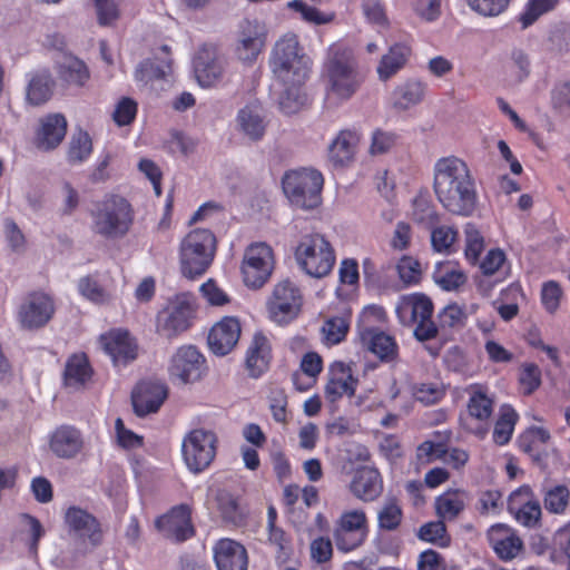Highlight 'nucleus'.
<instances>
[{
	"label": "nucleus",
	"instance_id": "1",
	"mask_svg": "<svg viewBox=\"0 0 570 570\" xmlns=\"http://www.w3.org/2000/svg\"><path fill=\"white\" fill-rule=\"evenodd\" d=\"M311 65L295 33H285L275 42L269 67L274 77L284 86L278 102L284 114H296L306 104L307 96L302 86L309 76Z\"/></svg>",
	"mask_w": 570,
	"mask_h": 570
},
{
	"label": "nucleus",
	"instance_id": "2",
	"mask_svg": "<svg viewBox=\"0 0 570 570\" xmlns=\"http://www.w3.org/2000/svg\"><path fill=\"white\" fill-rule=\"evenodd\" d=\"M433 188L438 200L449 213L469 217L475 212L476 184L463 159L456 156L440 158L434 165Z\"/></svg>",
	"mask_w": 570,
	"mask_h": 570
},
{
	"label": "nucleus",
	"instance_id": "3",
	"mask_svg": "<svg viewBox=\"0 0 570 570\" xmlns=\"http://www.w3.org/2000/svg\"><path fill=\"white\" fill-rule=\"evenodd\" d=\"M94 230L106 238L125 236L135 218L131 204L122 196L108 194L91 210Z\"/></svg>",
	"mask_w": 570,
	"mask_h": 570
},
{
	"label": "nucleus",
	"instance_id": "4",
	"mask_svg": "<svg viewBox=\"0 0 570 570\" xmlns=\"http://www.w3.org/2000/svg\"><path fill=\"white\" fill-rule=\"evenodd\" d=\"M63 524L73 541V556L86 557L105 542L106 529L100 520L77 505H70L63 513Z\"/></svg>",
	"mask_w": 570,
	"mask_h": 570
},
{
	"label": "nucleus",
	"instance_id": "5",
	"mask_svg": "<svg viewBox=\"0 0 570 570\" xmlns=\"http://www.w3.org/2000/svg\"><path fill=\"white\" fill-rule=\"evenodd\" d=\"M328 95L338 101L350 100L363 86L366 75L345 51L331 49L325 65Z\"/></svg>",
	"mask_w": 570,
	"mask_h": 570
},
{
	"label": "nucleus",
	"instance_id": "6",
	"mask_svg": "<svg viewBox=\"0 0 570 570\" xmlns=\"http://www.w3.org/2000/svg\"><path fill=\"white\" fill-rule=\"evenodd\" d=\"M323 174L312 167H301L285 171L282 187L292 206L314 209L322 203Z\"/></svg>",
	"mask_w": 570,
	"mask_h": 570
},
{
	"label": "nucleus",
	"instance_id": "7",
	"mask_svg": "<svg viewBox=\"0 0 570 570\" xmlns=\"http://www.w3.org/2000/svg\"><path fill=\"white\" fill-rule=\"evenodd\" d=\"M294 256L301 269L315 278L327 276L336 263L333 245L320 233L303 235L295 247Z\"/></svg>",
	"mask_w": 570,
	"mask_h": 570
},
{
	"label": "nucleus",
	"instance_id": "8",
	"mask_svg": "<svg viewBox=\"0 0 570 570\" xmlns=\"http://www.w3.org/2000/svg\"><path fill=\"white\" fill-rule=\"evenodd\" d=\"M385 311L381 306L371 305L364 307L358 321V335L362 345L376 356L382 363H393L399 358V344L394 336L372 325L382 322Z\"/></svg>",
	"mask_w": 570,
	"mask_h": 570
},
{
	"label": "nucleus",
	"instance_id": "9",
	"mask_svg": "<svg viewBox=\"0 0 570 570\" xmlns=\"http://www.w3.org/2000/svg\"><path fill=\"white\" fill-rule=\"evenodd\" d=\"M216 250V237L209 229L189 232L180 244V268L184 276L195 278L210 266Z\"/></svg>",
	"mask_w": 570,
	"mask_h": 570
},
{
	"label": "nucleus",
	"instance_id": "10",
	"mask_svg": "<svg viewBox=\"0 0 570 570\" xmlns=\"http://www.w3.org/2000/svg\"><path fill=\"white\" fill-rule=\"evenodd\" d=\"M433 303L422 293H413L400 297L396 315L404 326H415L413 334L420 342L430 341L438 335L436 324L432 321Z\"/></svg>",
	"mask_w": 570,
	"mask_h": 570
},
{
	"label": "nucleus",
	"instance_id": "11",
	"mask_svg": "<svg viewBox=\"0 0 570 570\" xmlns=\"http://www.w3.org/2000/svg\"><path fill=\"white\" fill-rule=\"evenodd\" d=\"M466 393V410L460 415V424L465 432L482 440L490 432L494 399L490 395L489 387L479 383L469 385Z\"/></svg>",
	"mask_w": 570,
	"mask_h": 570
},
{
	"label": "nucleus",
	"instance_id": "12",
	"mask_svg": "<svg viewBox=\"0 0 570 570\" xmlns=\"http://www.w3.org/2000/svg\"><path fill=\"white\" fill-rule=\"evenodd\" d=\"M370 533L368 519L364 510L344 511L335 521L333 539L340 552L348 553L362 547Z\"/></svg>",
	"mask_w": 570,
	"mask_h": 570
},
{
	"label": "nucleus",
	"instance_id": "13",
	"mask_svg": "<svg viewBox=\"0 0 570 570\" xmlns=\"http://www.w3.org/2000/svg\"><path fill=\"white\" fill-rule=\"evenodd\" d=\"M217 435L204 429L191 430L183 440V459L193 473L205 471L216 456Z\"/></svg>",
	"mask_w": 570,
	"mask_h": 570
},
{
	"label": "nucleus",
	"instance_id": "14",
	"mask_svg": "<svg viewBox=\"0 0 570 570\" xmlns=\"http://www.w3.org/2000/svg\"><path fill=\"white\" fill-rule=\"evenodd\" d=\"M274 265V252L269 245L250 244L245 250L240 267L245 285L254 289L263 287L271 278Z\"/></svg>",
	"mask_w": 570,
	"mask_h": 570
},
{
	"label": "nucleus",
	"instance_id": "15",
	"mask_svg": "<svg viewBox=\"0 0 570 570\" xmlns=\"http://www.w3.org/2000/svg\"><path fill=\"white\" fill-rule=\"evenodd\" d=\"M195 317V302L186 295H177L164 311L158 313L157 332L168 340L176 338L191 327Z\"/></svg>",
	"mask_w": 570,
	"mask_h": 570
},
{
	"label": "nucleus",
	"instance_id": "16",
	"mask_svg": "<svg viewBox=\"0 0 570 570\" xmlns=\"http://www.w3.org/2000/svg\"><path fill=\"white\" fill-rule=\"evenodd\" d=\"M302 306V292L288 279L282 281L274 286L266 303L269 318L279 325H286L297 318Z\"/></svg>",
	"mask_w": 570,
	"mask_h": 570
},
{
	"label": "nucleus",
	"instance_id": "17",
	"mask_svg": "<svg viewBox=\"0 0 570 570\" xmlns=\"http://www.w3.org/2000/svg\"><path fill=\"white\" fill-rule=\"evenodd\" d=\"M56 312L50 295L41 291L27 294L18 309V321L24 330H39L46 326Z\"/></svg>",
	"mask_w": 570,
	"mask_h": 570
},
{
	"label": "nucleus",
	"instance_id": "18",
	"mask_svg": "<svg viewBox=\"0 0 570 570\" xmlns=\"http://www.w3.org/2000/svg\"><path fill=\"white\" fill-rule=\"evenodd\" d=\"M266 43V30L257 20L244 19L237 31L234 52L244 65H253Z\"/></svg>",
	"mask_w": 570,
	"mask_h": 570
},
{
	"label": "nucleus",
	"instance_id": "19",
	"mask_svg": "<svg viewBox=\"0 0 570 570\" xmlns=\"http://www.w3.org/2000/svg\"><path fill=\"white\" fill-rule=\"evenodd\" d=\"M104 351L110 356L114 365H128L138 357L137 340L125 328H111L100 335Z\"/></svg>",
	"mask_w": 570,
	"mask_h": 570
},
{
	"label": "nucleus",
	"instance_id": "20",
	"mask_svg": "<svg viewBox=\"0 0 570 570\" xmlns=\"http://www.w3.org/2000/svg\"><path fill=\"white\" fill-rule=\"evenodd\" d=\"M198 83L204 88L218 85L224 75V60L213 45L202 46L193 60Z\"/></svg>",
	"mask_w": 570,
	"mask_h": 570
},
{
	"label": "nucleus",
	"instance_id": "21",
	"mask_svg": "<svg viewBox=\"0 0 570 570\" xmlns=\"http://www.w3.org/2000/svg\"><path fill=\"white\" fill-rule=\"evenodd\" d=\"M156 527L163 534L175 541L184 542L195 534L191 523V509L188 504L173 507L169 512L157 518Z\"/></svg>",
	"mask_w": 570,
	"mask_h": 570
},
{
	"label": "nucleus",
	"instance_id": "22",
	"mask_svg": "<svg viewBox=\"0 0 570 570\" xmlns=\"http://www.w3.org/2000/svg\"><path fill=\"white\" fill-rule=\"evenodd\" d=\"M358 379L353 375L352 368L343 361H334L328 365L327 382L324 389L325 399L335 403L344 396H354Z\"/></svg>",
	"mask_w": 570,
	"mask_h": 570
},
{
	"label": "nucleus",
	"instance_id": "23",
	"mask_svg": "<svg viewBox=\"0 0 570 570\" xmlns=\"http://www.w3.org/2000/svg\"><path fill=\"white\" fill-rule=\"evenodd\" d=\"M206 358L194 345H183L177 348L169 364L171 375L184 383L199 380L205 370Z\"/></svg>",
	"mask_w": 570,
	"mask_h": 570
},
{
	"label": "nucleus",
	"instance_id": "24",
	"mask_svg": "<svg viewBox=\"0 0 570 570\" xmlns=\"http://www.w3.org/2000/svg\"><path fill=\"white\" fill-rule=\"evenodd\" d=\"M508 510L518 523L527 528H535L542 515L541 505L529 485H522L511 493Z\"/></svg>",
	"mask_w": 570,
	"mask_h": 570
},
{
	"label": "nucleus",
	"instance_id": "25",
	"mask_svg": "<svg viewBox=\"0 0 570 570\" xmlns=\"http://www.w3.org/2000/svg\"><path fill=\"white\" fill-rule=\"evenodd\" d=\"M167 395V386L161 382L151 380L139 382L131 394L135 413L140 417L156 413Z\"/></svg>",
	"mask_w": 570,
	"mask_h": 570
},
{
	"label": "nucleus",
	"instance_id": "26",
	"mask_svg": "<svg viewBox=\"0 0 570 570\" xmlns=\"http://www.w3.org/2000/svg\"><path fill=\"white\" fill-rule=\"evenodd\" d=\"M83 444L81 431L70 424L57 426L48 436L49 449L59 459L76 458L81 453Z\"/></svg>",
	"mask_w": 570,
	"mask_h": 570
},
{
	"label": "nucleus",
	"instance_id": "27",
	"mask_svg": "<svg viewBox=\"0 0 570 570\" xmlns=\"http://www.w3.org/2000/svg\"><path fill=\"white\" fill-rule=\"evenodd\" d=\"M362 134L356 128H346L338 131L328 146V160L335 168L348 167L356 157Z\"/></svg>",
	"mask_w": 570,
	"mask_h": 570
},
{
	"label": "nucleus",
	"instance_id": "28",
	"mask_svg": "<svg viewBox=\"0 0 570 570\" xmlns=\"http://www.w3.org/2000/svg\"><path fill=\"white\" fill-rule=\"evenodd\" d=\"M487 537L490 547L502 561L517 558L523 549V541L517 531L507 524L497 523L491 525Z\"/></svg>",
	"mask_w": 570,
	"mask_h": 570
},
{
	"label": "nucleus",
	"instance_id": "29",
	"mask_svg": "<svg viewBox=\"0 0 570 570\" xmlns=\"http://www.w3.org/2000/svg\"><path fill=\"white\" fill-rule=\"evenodd\" d=\"M242 333L239 321L234 316H225L208 333V345L216 355H227L237 344Z\"/></svg>",
	"mask_w": 570,
	"mask_h": 570
},
{
	"label": "nucleus",
	"instance_id": "30",
	"mask_svg": "<svg viewBox=\"0 0 570 570\" xmlns=\"http://www.w3.org/2000/svg\"><path fill=\"white\" fill-rule=\"evenodd\" d=\"M351 493L363 502H373L383 492V478L376 468L361 466L350 483Z\"/></svg>",
	"mask_w": 570,
	"mask_h": 570
},
{
	"label": "nucleus",
	"instance_id": "31",
	"mask_svg": "<svg viewBox=\"0 0 570 570\" xmlns=\"http://www.w3.org/2000/svg\"><path fill=\"white\" fill-rule=\"evenodd\" d=\"M214 560L218 570H247L248 554L243 544L233 539H220L214 546Z\"/></svg>",
	"mask_w": 570,
	"mask_h": 570
},
{
	"label": "nucleus",
	"instance_id": "32",
	"mask_svg": "<svg viewBox=\"0 0 570 570\" xmlns=\"http://www.w3.org/2000/svg\"><path fill=\"white\" fill-rule=\"evenodd\" d=\"M67 119L62 114L45 116L36 134V146L46 151L57 148L67 134Z\"/></svg>",
	"mask_w": 570,
	"mask_h": 570
},
{
	"label": "nucleus",
	"instance_id": "33",
	"mask_svg": "<svg viewBox=\"0 0 570 570\" xmlns=\"http://www.w3.org/2000/svg\"><path fill=\"white\" fill-rule=\"evenodd\" d=\"M272 345L269 340L261 332L255 333L246 352V368L249 376L261 377L268 368L272 362Z\"/></svg>",
	"mask_w": 570,
	"mask_h": 570
},
{
	"label": "nucleus",
	"instance_id": "34",
	"mask_svg": "<svg viewBox=\"0 0 570 570\" xmlns=\"http://www.w3.org/2000/svg\"><path fill=\"white\" fill-rule=\"evenodd\" d=\"M59 81L68 88H83L90 80V70L87 63L76 56H66L56 65Z\"/></svg>",
	"mask_w": 570,
	"mask_h": 570
},
{
	"label": "nucleus",
	"instance_id": "35",
	"mask_svg": "<svg viewBox=\"0 0 570 570\" xmlns=\"http://www.w3.org/2000/svg\"><path fill=\"white\" fill-rule=\"evenodd\" d=\"M215 501L217 512L224 523L233 527H243L246 524L248 511L246 507L240 503L239 497L226 490H219Z\"/></svg>",
	"mask_w": 570,
	"mask_h": 570
},
{
	"label": "nucleus",
	"instance_id": "36",
	"mask_svg": "<svg viewBox=\"0 0 570 570\" xmlns=\"http://www.w3.org/2000/svg\"><path fill=\"white\" fill-rule=\"evenodd\" d=\"M412 56L410 42H396L392 45L382 57L377 66L380 80L386 81L405 67Z\"/></svg>",
	"mask_w": 570,
	"mask_h": 570
},
{
	"label": "nucleus",
	"instance_id": "37",
	"mask_svg": "<svg viewBox=\"0 0 570 570\" xmlns=\"http://www.w3.org/2000/svg\"><path fill=\"white\" fill-rule=\"evenodd\" d=\"M55 80L48 69L31 75L26 89V100L31 106H41L50 100L53 94Z\"/></svg>",
	"mask_w": 570,
	"mask_h": 570
},
{
	"label": "nucleus",
	"instance_id": "38",
	"mask_svg": "<svg viewBox=\"0 0 570 570\" xmlns=\"http://www.w3.org/2000/svg\"><path fill=\"white\" fill-rule=\"evenodd\" d=\"M160 50L165 53L164 59H146L139 63L135 72L137 81L148 83L154 80H161L171 71L170 48L164 45Z\"/></svg>",
	"mask_w": 570,
	"mask_h": 570
},
{
	"label": "nucleus",
	"instance_id": "39",
	"mask_svg": "<svg viewBox=\"0 0 570 570\" xmlns=\"http://www.w3.org/2000/svg\"><path fill=\"white\" fill-rule=\"evenodd\" d=\"M466 494L463 490L449 489L435 498L436 515L444 521L455 520L465 509Z\"/></svg>",
	"mask_w": 570,
	"mask_h": 570
},
{
	"label": "nucleus",
	"instance_id": "40",
	"mask_svg": "<svg viewBox=\"0 0 570 570\" xmlns=\"http://www.w3.org/2000/svg\"><path fill=\"white\" fill-rule=\"evenodd\" d=\"M430 240L438 254L452 255L459 250V230L454 225L439 224L430 230Z\"/></svg>",
	"mask_w": 570,
	"mask_h": 570
},
{
	"label": "nucleus",
	"instance_id": "41",
	"mask_svg": "<svg viewBox=\"0 0 570 570\" xmlns=\"http://www.w3.org/2000/svg\"><path fill=\"white\" fill-rule=\"evenodd\" d=\"M519 414L510 404L500 407L498 419L493 428V442L498 445H505L510 442Z\"/></svg>",
	"mask_w": 570,
	"mask_h": 570
},
{
	"label": "nucleus",
	"instance_id": "42",
	"mask_svg": "<svg viewBox=\"0 0 570 570\" xmlns=\"http://www.w3.org/2000/svg\"><path fill=\"white\" fill-rule=\"evenodd\" d=\"M261 111L259 105L249 104L242 108L237 116L242 130L253 140L261 139L265 132V124Z\"/></svg>",
	"mask_w": 570,
	"mask_h": 570
},
{
	"label": "nucleus",
	"instance_id": "43",
	"mask_svg": "<svg viewBox=\"0 0 570 570\" xmlns=\"http://www.w3.org/2000/svg\"><path fill=\"white\" fill-rule=\"evenodd\" d=\"M91 374L92 370L85 353H76L68 357L63 372L67 385L85 384Z\"/></svg>",
	"mask_w": 570,
	"mask_h": 570
},
{
	"label": "nucleus",
	"instance_id": "44",
	"mask_svg": "<svg viewBox=\"0 0 570 570\" xmlns=\"http://www.w3.org/2000/svg\"><path fill=\"white\" fill-rule=\"evenodd\" d=\"M426 85L420 80H409L394 90V105L407 109L421 102L425 95Z\"/></svg>",
	"mask_w": 570,
	"mask_h": 570
},
{
	"label": "nucleus",
	"instance_id": "45",
	"mask_svg": "<svg viewBox=\"0 0 570 570\" xmlns=\"http://www.w3.org/2000/svg\"><path fill=\"white\" fill-rule=\"evenodd\" d=\"M544 509L557 515L566 514L570 505V490L566 484H556L543 493Z\"/></svg>",
	"mask_w": 570,
	"mask_h": 570
},
{
	"label": "nucleus",
	"instance_id": "46",
	"mask_svg": "<svg viewBox=\"0 0 570 570\" xmlns=\"http://www.w3.org/2000/svg\"><path fill=\"white\" fill-rule=\"evenodd\" d=\"M560 0H528L523 11L519 14V21L523 29L532 26L541 16L553 11Z\"/></svg>",
	"mask_w": 570,
	"mask_h": 570
},
{
	"label": "nucleus",
	"instance_id": "47",
	"mask_svg": "<svg viewBox=\"0 0 570 570\" xmlns=\"http://www.w3.org/2000/svg\"><path fill=\"white\" fill-rule=\"evenodd\" d=\"M92 154V140L85 130H79L71 138L67 158L70 164H81Z\"/></svg>",
	"mask_w": 570,
	"mask_h": 570
},
{
	"label": "nucleus",
	"instance_id": "48",
	"mask_svg": "<svg viewBox=\"0 0 570 570\" xmlns=\"http://www.w3.org/2000/svg\"><path fill=\"white\" fill-rule=\"evenodd\" d=\"M350 330V321L344 316L327 318L322 326L323 341L332 346L343 342Z\"/></svg>",
	"mask_w": 570,
	"mask_h": 570
},
{
	"label": "nucleus",
	"instance_id": "49",
	"mask_svg": "<svg viewBox=\"0 0 570 570\" xmlns=\"http://www.w3.org/2000/svg\"><path fill=\"white\" fill-rule=\"evenodd\" d=\"M445 521H430L420 527L417 537L424 542H429L439 547H448L450 544V535L448 534Z\"/></svg>",
	"mask_w": 570,
	"mask_h": 570
},
{
	"label": "nucleus",
	"instance_id": "50",
	"mask_svg": "<svg viewBox=\"0 0 570 570\" xmlns=\"http://www.w3.org/2000/svg\"><path fill=\"white\" fill-rule=\"evenodd\" d=\"M77 287L79 294L94 304L104 305L110 301V294L90 275L81 277Z\"/></svg>",
	"mask_w": 570,
	"mask_h": 570
},
{
	"label": "nucleus",
	"instance_id": "51",
	"mask_svg": "<svg viewBox=\"0 0 570 570\" xmlns=\"http://www.w3.org/2000/svg\"><path fill=\"white\" fill-rule=\"evenodd\" d=\"M465 247L464 256L471 264H476L480 259L481 253L484 249V237L472 223H466L464 226Z\"/></svg>",
	"mask_w": 570,
	"mask_h": 570
},
{
	"label": "nucleus",
	"instance_id": "52",
	"mask_svg": "<svg viewBox=\"0 0 570 570\" xmlns=\"http://www.w3.org/2000/svg\"><path fill=\"white\" fill-rule=\"evenodd\" d=\"M542 374L535 363H524L520 366L518 383L524 395L533 394L541 385Z\"/></svg>",
	"mask_w": 570,
	"mask_h": 570
},
{
	"label": "nucleus",
	"instance_id": "53",
	"mask_svg": "<svg viewBox=\"0 0 570 570\" xmlns=\"http://www.w3.org/2000/svg\"><path fill=\"white\" fill-rule=\"evenodd\" d=\"M530 67L529 56L521 49L512 50L510 60L504 66L505 71L515 82H522L530 76Z\"/></svg>",
	"mask_w": 570,
	"mask_h": 570
},
{
	"label": "nucleus",
	"instance_id": "54",
	"mask_svg": "<svg viewBox=\"0 0 570 570\" xmlns=\"http://www.w3.org/2000/svg\"><path fill=\"white\" fill-rule=\"evenodd\" d=\"M400 279L407 286L417 285L422 279L421 263L412 257L404 255L396 265Z\"/></svg>",
	"mask_w": 570,
	"mask_h": 570
},
{
	"label": "nucleus",
	"instance_id": "55",
	"mask_svg": "<svg viewBox=\"0 0 570 570\" xmlns=\"http://www.w3.org/2000/svg\"><path fill=\"white\" fill-rule=\"evenodd\" d=\"M403 520V511L396 502H387L377 513L379 528L385 531L396 530Z\"/></svg>",
	"mask_w": 570,
	"mask_h": 570
},
{
	"label": "nucleus",
	"instance_id": "56",
	"mask_svg": "<svg viewBox=\"0 0 570 570\" xmlns=\"http://www.w3.org/2000/svg\"><path fill=\"white\" fill-rule=\"evenodd\" d=\"M507 261L505 254L500 248L490 249L483 261L480 263V269L484 276L502 275L495 279V283L502 282L507 273H502L501 268Z\"/></svg>",
	"mask_w": 570,
	"mask_h": 570
},
{
	"label": "nucleus",
	"instance_id": "57",
	"mask_svg": "<svg viewBox=\"0 0 570 570\" xmlns=\"http://www.w3.org/2000/svg\"><path fill=\"white\" fill-rule=\"evenodd\" d=\"M288 7L301 13L302 18L306 22L314 23L316 26L328 23L334 19L333 13L321 12L318 9L306 4L302 0H293L288 2Z\"/></svg>",
	"mask_w": 570,
	"mask_h": 570
},
{
	"label": "nucleus",
	"instance_id": "58",
	"mask_svg": "<svg viewBox=\"0 0 570 570\" xmlns=\"http://www.w3.org/2000/svg\"><path fill=\"white\" fill-rule=\"evenodd\" d=\"M464 318L465 314L459 305L449 304L438 314V331L461 326Z\"/></svg>",
	"mask_w": 570,
	"mask_h": 570
},
{
	"label": "nucleus",
	"instance_id": "59",
	"mask_svg": "<svg viewBox=\"0 0 570 570\" xmlns=\"http://www.w3.org/2000/svg\"><path fill=\"white\" fill-rule=\"evenodd\" d=\"M551 106L560 115H570V81L554 85L551 91Z\"/></svg>",
	"mask_w": 570,
	"mask_h": 570
},
{
	"label": "nucleus",
	"instance_id": "60",
	"mask_svg": "<svg viewBox=\"0 0 570 570\" xmlns=\"http://www.w3.org/2000/svg\"><path fill=\"white\" fill-rule=\"evenodd\" d=\"M435 282L445 291L459 288L465 282V275L454 268L441 267L434 272Z\"/></svg>",
	"mask_w": 570,
	"mask_h": 570
},
{
	"label": "nucleus",
	"instance_id": "61",
	"mask_svg": "<svg viewBox=\"0 0 570 570\" xmlns=\"http://www.w3.org/2000/svg\"><path fill=\"white\" fill-rule=\"evenodd\" d=\"M561 296L562 289L558 282L548 281L543 283L541 303L548 313L553 314L559 308Z\"/></svg>",
	"mask_w": 570,
	"mask_h": 570
},
{
	"label": "nucleus",
	"instance_id": "62",
	"mask_svg": "<svg viewBox=\"0 0 570 570\" xmlns=\"http://www.w3.org/2000/svg\"><path fill=\"white\" fill-rule=\"evenodd\" d=\"M137 110V102L131 98L124 97L115 108L112 114L114 121L120 127L127 126L135 120Z\"/></svg>",
	"mask_w": 570,
	"mask_h": 570
},
{
	"label": "nucleus",
	"instance_id": "63",
	"mask_svg": "<svg viewBox=\"0 0 570 570\" xmlns=\"http://www.w3.org/2000/svg\"><path fill=\"white\" fill-rule=\"evenodd\" d=\"M396 139L397 136L394 132L375 129L372 134L368 151L373 156L385 154L395 146Z\"/></svg>",
	"mask_w": 570,
	"mask_h": 570
},
{
	"label": "nucleus",
	"instance_id": "64",
	"mask_svg": "<svg viewBox=\"0 0 570 570\" xmlns=\"http://www.w3.org/2000/svg\"><path fill=\"white\" fill-rule=\"evenodd\" d=\"M414 397L425 404L431 405L440 402L444 397V390L436 383H421L414 387Z\"/></svg>",
	"mask_w": 570,
	"mask_h": 570
}]
</instances>
